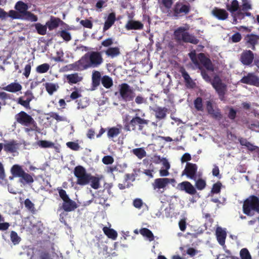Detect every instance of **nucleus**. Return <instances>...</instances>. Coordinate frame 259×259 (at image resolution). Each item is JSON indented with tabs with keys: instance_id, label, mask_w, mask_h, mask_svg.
<instances>
[{
	"instance_id": "1",
	"label": "nucleus",
	"mask_w": 259,
	"mask_h": 259,
	"mask_svg": "<svg viewBox=\"0 0 259 259\" xmlns=\"http://www.w3.org/2000/svg\"><path fill=\"white\" fill-rule=\"evenodd\" d=\"M103 62V59L100 52H92L85 54L77 62L80 69L90 67H97Z\"/></svg>"
},
{
	"instance_id": "2",
	"label": "nucleus",
	"mask_w": 259,
	"mask_h": 259,
	"mask_svg": "<svg viewBox=\"0 0 259 259\" xmlns=\"http://www.w3.org/2000/svg\"><path fill=\"white\" fill-rule=\"evenodd\" d=\"M149 121L141 117L138 114L129 121L124 124V128L126 131H142L144 125H147Z\"/></svg>"
},
{
	"instance_id": "3",
	"label": "nucleus",
	"mask_w": 259,
	"mask_h": 259,
	"mask_svg": "<svg viewBox=\"0 0 259 259\" xmlns=\"http://www.w3.org/2000/svg\"><path fill=\"white\" fill-rule=\"evenodd\" d=\"M189 56L196 68L201 69V64L209 71L213 70V66L209 59L205 57L203 54L200 53L197 56L195 51H192L189 53Z\"/></svg>"
},
{
	"instance_id": "4",
	"label": "nucleus",
	"mask_w": 259,
	"mask_h": 259,
	"mask_svg": "<svg viewBox=\"0 0 259 259\" xmlns=\"http://www.w3.org/2000/svg\"><path fill=\"white\" fill-rule=\"evenodd\" d=\"M189 28V27L188 25L179 27L175 31V37L180 41L190 42L193 44H197L198 40L193 35L190 34L187 32Z\"/></svg>"
},
{
	"instance_id": "5",
	"label": "nucleus",
	"mask_w": 259,
	"mask_h": 259,
	"mask_svg": "<svg viewBox=\"0 0 259 259\" xmlns=\"http://www.w3.org/2000/svg\"><path fill=\"white\" fill-rule=\"evenodd\" d=\"M243 208L248 215H252L254 211L259 212V199L254 196L250 197L244 201Z\"/></svg>"
},
{
	"instance_id": "6",
	"label": "nucleus",
	"mask_w": 259,
	"mask_h": 259,
	"mask_svg": "<svg viewBox=\"0 0 259 259\" xmlns=\"http://www.w3.org/2000/svg\"><path fill=\"white\" fill-rule=\"evenodd\" d=\"M16 119L19 123L25 126H32L31 130H36L38 128L34 119L24 111H21L15 116Z\"/></svg>"
},
{
	"instance_id": "7",
	"label": "nucleus",
	"mask_w": 259,
	"mask_h": 259,
	"mask_svg": "<svg viewBox=\"0 0 259 259\" xmlns=\"http://www.w3.org/2000/svg\"><path fill=\"white\" fill-rule=\"evenodd\" d=\"M74 174L77 178V183L80 185H85L90 181V175L86 172L85 169L81 166H76Z\"/></svg>"
},
{
	"instance_id": "8",
	"label": "nucleus",
	"mask_w": 259,
	"mask_h": 259,
	"mask_svg": "<svg viewBox=\"0 0 259 259\" xmlns=\"http://www.w3.org/2000/svg\"><path fill=\"white\" fill-rule=\"evenodd\" d=\"M119 93L122 99L125 101L133 100L135 96L133 88L126 83H122L120 85Z\"/></svg>"
},
{
	"instance_id": "9",
	"label": "nucleus",
	"mask_w": 259,
	"mask_h": 259,
	"mask_svg": "<svg viewBox=\"0 0 259 259\" xmlns=\"http://www.w3.org/2000/svg\"><path fill=\"white\" fill-rule=\"evenodd\" d=\"M197 166L192 163H187L185 169L182 173V176H186L190 179L196 180Z\"/></svg>"
},
{
	"instance_id": "10",
	"label": "nucleus",
	"mask_w": 259,
	"mask_h": 259,
	"mask_svg": "<svg viewBox=\"0 0 259 259\" xmlns=\"http://www.w3.org/2000/svg\"><path fill=\"white\" fill-rule=\"evenodd\" d=\"M168 180L166 178H157L152 183L153 189L157 193H162L166 189Z\"/></svg>"
},
{
	"instance_id": "11",
	"label": "nucleus",
	"mask_w": 259,
	"mask_h": 259,
	"mask_svg": "<svg viewBox=\"0 0 259 259\" xmlns=\"http://www.w3.org/2000/svg\"><path fill=\"white\" fill-rule=\"evenodd\" d=\"M211 84L219 94L221 99L223 100V97L226 91V85L221 82L220 78L218 77L214 78Z\"/></svg>"
},
{
	"instance_id": "12",
	"label": "nucleus",
	"mask_w": 259,
	"mask_h": 259,
	"mask_svg": "<svg viewBox=\"0 0 259 259\" xmlns=\"http://www.w3.org/2000/svg\"><path fill=\"white\" fill-rule=\"evenodd\" d=\"M243 83L251 85L259 86V77L253 73H249L240 80Z\"/></svg>"
},
{
	"instance_id": "13",
	"label": "nucleus",
	"mask_w": 259,
	"mask_h": 259,
	"mask_svg": "<svg viewBox=\"0 0 259 259\" xmlns=\"http://www.w3.org/2000/svg\"><path fill=\"white\" fill-rule=\"evenodd\" d=\"M253 59V53L250 50H245L241 53L240 60L243 65H249L252 62Z\"/></svg>"
},
{
	"instance_id": "14",
	"label": "nucleus",
	"mask_w": 259,
	"mask_h": 259,
	"mask_svg": "<svg viewBox=\"0 0 259 259\" xmlns=\"http://www.w3.org/2000/svg\"><path fill=\"white\" fill-rule=\"evenodd\" d=\"M178 188L181 191H184L186 193L191 195H193L196 192L194 187L188 181L183 182L179 184Z\"/></svg>"
},
{
	"instance_id": "15",
	"label": "nucleus",
	"mask_w": 259,
	"mask_h": 259,
	"mask_svg": "<svg viewBox=\"0 0 259 259\" xmlns=\"http://www.w3.org/2000/svg\"><path fill=\"white\" fill-rule=\"evenodd\" d=\"M215 235L217 240L219 244L224 246L225 243V240L227 236V233L225 229L218 227L217 228Z\"/></svg>"
},
{
	"instance_id": "16",
	"label": "nucleus",
	"mask_w": 259,
	"mask_h": 259,
	"mask_svg": "<svg viewBox=\"0 0 259 259\" xmlns=\"http://www.w3.org/2000/svg\"><path fill=\"white\" fill-rule=\"evenodd\" d=\"M206 109L208 113L212 117L217 119L221 118V114L219 109L216 107L214 108L210 101H207Z\"/></svg>"
},
{
	"instance_id": "17",
	"label": "nucleus",
	"mask_w": 259,
	"mask_h": 259,
	"mask_svg": "<svg viewBox=\"0 0 259 259\" xmlns=\"http://www.w3.org/2000/svg\"><path fill=\"white\" fill-rule=\"evenodd\" d=\"M153 111L155 112L156 118L160 120L165 118L167 112V109L165 107H157L155 108Z\"/></svg>"
},
{
	"instance_id": "18",
	"label": "nucleus",
	"mask_w": 259,
	"mask_h": 259,
	"mask_svg": "<svg viewBox=\"0 0 259 259\" xmlns=\"http://www.w3.org/2000/svg\"><path fill=\"white\" fill-rule=\"evenodd\" d=\"M175 13L177 14L182 13L187 14L189 11V6L181 2L176 4L175 8Z\"/></svg>"
},
{
	"instance_id": "19",
	"label": "nucleus",
	"mask_w": 259,
	"mask_h": 259,
	"mask_svg": "<svg viewBox=\"0 0 259 259\" xmlns=\"http://www.w3.org/2000/svg\"><path fill=\"white\" fill-rule=\"evenodd\" d=\"M22 89V85L17 82L11 83L5 87L3 88L4 90L11 93H16L20 91Z\"/></svg>"
},
{
	"instance_id": "20",
	"label": "nucleus",
	"mask_w": 259,
	"mask_h": 259,
	"mask_svg": "<svg viewBox=\"0 0 259 259\" xmlns=\"http://www.w3.org/2000/svg\"><path fill=\"white\" fill-rule=\"evenodd\" d=\"M62 207L66 211H71L77 208L76 202L70 198L63 201Z\"/></svg>"
},
{
	"instance_id": "21",
	"label": "nucleus",
	"mask_w": 259,
	"mask_h": 259,
	"mask_svg": "<svg viewBox=\"0 0 259 259\" xmlns=\"http://www.w3.org/2000/svg\"><path fill=\"white\" fill-rule=\"evenodd\" d=\"M115 14L114 13H111L108 15L104 23V31L107 30L113 25L115 21Z\"/></svg>"
},
{
	"instance_id": "22",
	"label": "nucleus",
	"mask_w": 259,
	"mask_h": 259,
	"mask_svg": "<svg viewBox=\"0 0 259 259\" xmlns=\"http://www.w3.org/2000/svg\"><path fill=\"white\" fill-rule=\"evenodd\" d=\"M125 27L127 30L142 29L143 25L139 21L130 20L126 24Z\"/></svg>"
},
{
	"instance_id": "23",
	"label": "nucleus",
	"mask_w": 259,
	"mask_h": 259,
	"mask_svg": "<svg viewBox=\"0 0 259 259\" xmlns=\"http://www.w3.org/2000/svg\"><path fill=\"white\" fill-rule=\"evenodd\" d=\"M65 76L68 82L70 84L77 83L82 79V77L78 73L68 74Z\"/></svg>"
},
{
	"instance_id": "24",
	"label": "nucleus",
	"mask_w": 259,
	"mask_h": 259,
	"mask_svg": "<svg viewBox=\"0 0 259 259\" xmlns=\"http://www.w3.org/2000/svg\"><path fill=\"white\" fill-rule=\"evenodd\" d=\"M8 17H11L13 19H18L20 18V15L13 10H11L9 14H8L4 11L3 9L0 8V19H4Z\"/></svg>"
},
{
	"instance_id": "25",
	"label": "nucleus",
	"mask_w": 259,
	"mask_h": 259,
	"mask_svg": "<svg viewBox=\"0 0 259 259\" xmlns=\"http://www.w3.org/2000/svg\"><path fill=\"white\" fill-rule=\"evenodd\" d=\"M61 22L60 19L51 17L50 20L46 22V25L50 30H52L57 28Z\"/></svg>"
},
{
	"instance_id": "26",
	"label": "nucleus",
	"mask_w": 259,
	"mask_h": 259,
	"mask_svg": "<svg viewBox=\"0 0 259 259\" xmlns=\"http://www.w3.org/2000/svg\"><path fill=\"white\" fill-rule=\"evenodd\" d=\"M19 148V145L15 141H11L4 145V150L9 152H16Z\"/></svg>"
},
{
	"instance_id": "27",
	"label": "nucleus",
	"mask_w": 259,
	"mask_h": 259,
	"mask_svg": "<svg viewBox=\"0 0 259 259\" xmlns=\"http://www.w3.org/2000/svg\"><path fill=\"white\" fill-rule=\"evenodd\" d=\"M245 40L246 42L252 46V49H254V46L257 44L259 40V36L257 35L251 34L246 36Z\"/></svg>"
},
{
	"instance_id": "28",
	"label": "nucleus",
	"mask_w": 259,
	"mask_h": 259,
	"mask_svg": "<svg viewBox=\"0 0 259 259\" xmlns=\"http://www.w3.org/2000/svg\"><path fill=\"white\" fill-rule=\"evenodd\" d=\"M121 131V126L117 125L116 127L109 128L107 132V136L109 138H113L117 137Z\"/></svg>"
},
{
	"instance_id": "29",
	"label": "nucleus",
	"mask_w": 259,
	"mask_h": 259,
	"mask_svg": "<svg viewBox=\"0 0 259 259\" xmlns=\"http://www.w3.org/2000/svg\"><path fill=\"white\" fill-rule=\"evenodd\" d=\"M239 3L237 0L232 1L230 4L227 5V10L230 11L233 17L235 15H237V12H236L239 9Z\"/></svg>"
},
{
	"instance_id": "30",
	"label": "nucleus",
	"mask_w": 259,
	"mask_h": 259,
	"mask_svg": "<svg viewBox=\"0 0 259 259\" xmlns=\"http://www.w3.org/2000/svg\"><path fill=\"white\" fill-rule=\"evenodd\" d=\"M24 171L22 166L18 164L14 165L11 169V172L14 177L20 178Z\"/></svg>"
},
{
	"instance_id": "31",
	"label": "nucleus",
	"mask_w": 259,
	"mask_h": 259,
	"mask_svg": "<svg viewBox=\"0 0 259 259\" xmlns=\"http://www.w3.org/2000/svg\"><path fill=\"white\" fill-rule=\"evenodd\" d=\"M182 74L183 77L185 80L186 85L187 86V87L189 88H194L195 85V83L192 79V78L190 77V76L187 73V72H186L185 70H183L182 71Z\"/></svg>"
},
{
	"instance_id": "32",
	"label": "nucleus",
	"mask_w": 259,
	"mask_h": 259,
	"mask_svg": "<svg viewBox=\"0 0 259 259\" xmlns=\"http://www.w3.org/2000/svg\"><path fill=\"white\" fill-rule=\"evenodd\" d=\"M212 15L220 20H225L228 17V14L225 10L221 9H214L212 11Z\"/></svg>"
},
{
	"instance_id": "33",
	"label": "nucleus",
	"mask_w": 259,
	"mask_h": 259,
	"mask_svg": "<svg viewBox=\"0 0 259 259\" xmlns=\"http://www.w3.org/2000/svg\"><path fill=\"white\" fill-rule=\"evenodd\" d=\"M105 53L107 56L113 58L120 54V50L118 47H111L105 51Z\"/></svg>"
},
{
	"instance_id": "34",
	"label": "nucleus",
	"mask_w": 259,
	"mask_h": 259,
	"mask_svg": "<svg viewBox=\"0 0 259 259\" xmlns=\"http://www.w3.org/2000/svg\"><path fill=\"white\" fill-rule=\"evenodd\" d=\"M103 231L108 238H111L112 240H115L116 239L117 237V233L114 230L107 227H104L103 228Z\"/></svg>"
},
{
	"instance_id": "35",
	"label": "nucleus",
	"mask_w": 259,
	"mask_h": 259,
	"mask_svg": "<svg viewBox=\"0 0 259 259\" xmlns=\"http://www.w3.org/2000/svg\"><path fill=\"white\" fill-rule=\"evenodd\" d=\"M20 178V182L23 184H30L33 182L32 177L25 171Z\"/></svg>"
},
{
	"instance_id": "36",
	"label": "nucleus",
	"mask_w": 259,
	"mask_h": 259,
	"mask_svg": "<svg viewBox=\"0 0 259 259\" xmlns=\"http://www.w3.org/2000/svg\"><path fill=\"white\" fill-rule=\"evenodd\" d=\"M140 233L143 236L146 237L149 241H152L154 240V235L150 230L147 228H142L140 230Z\"/></svg>"
},
{
	"instance_id": "37",
	"label": "nucleus",
	"mask_w": 259,
	"mask_h": 259,
	"mask_svg": "<svg viewBox=\"0 0 259 259\" xmlns=\"http://www.w3.org/2000/svg\"><path fill=\"white\" fill-rule=\"evenodd\" d=\"M132 153L139 159H142L146 156V152L143 148H135L132 150Z\"/></svg>"
},
{
	"instance_id": "38",
	"label": "nucleus",
	"mask_w": 259,
	"mask_h": 259,
	"mask_svg": "<svg viewBox=\"0 0 259 259\" xmlns=\"http://www.w3.org/2000/svg\"><path fill=\"white\" fill-rule=\"evenodd\" d=\"M35 28L37 32L40 35H45L47 33V25H42L39 23L35 24Z\"/></svg>"
},
{
	"instance_id": "39",
	"label": "nucleus",
	"mask_w": 259,
	"mask_h": 259,
	"mask_svg": "<svg viewBox=\"0 0 259 259\" xmlns=\"http://www.w3.org/2000/svg\"><path fill=\"white\" fill-rule=\"evenodd\" d=\"M15 8L21 13L24 14L26 12H27L28 7L27 5L23 2H18L15 6Z\"/></svg>"
},
{
	"instance_id": "40",
	"label": "nucleus",
	"mask_w": 259,
	"mask_h": 259,
	"mask_svg": "<svg viewBox=\"0 0 259 259\" xmlns=\"http://www.w3.org/2000/svg\"><path fill=\"white\" fill-rule=\"evenodd\" d=\"M101 82L103 85L107 89L113 85L112 79L108 76H104L101 79Z\"/></svg>"
},
{
	"instance_id": "41",
	"label": "nucleus",
	"mask_w": 259,
	"mask_h": 259,
	"mask_svg": "<svg viewBox=\"0 0 259 259\" xmlns=\"http://www.w3.org/2000/svg\"><path fill=\"white\" fill-rule=\"evenodd\" d=\"M37 145L38 146L44 148H51L54 146V144L53 142L46 140L38 141L37 142Z\"/></svg>"
},
{
	"instance_id": "42",
	"label": "nucleus",
	"mask_w": 259,
	"mask_h": 259,
	"mask_svg": "<svg viewBox=\"0 0 259 259\" xmlns=\"http://www.w3.org/2000/svg\"><path fill=\"white\" fill-rule=\"evenodd\" d=\"M90 181L91 187L95 189H97L100 187V179L98 177L90 176Z\"/></svg>"
},
{
	"instance_id": "43",
	"label": "nucleus",
	"mask_w": 259,
	"mask_h": 259,
	"mask_svg": "<svg viewBox=\"0 0 259 259\" xmlns=\"http://www.w3.org/2000/svg\"><path fill=\"white\" fill-rule=\"evenodd\" d=\"M101 75L99 71H94L92 74V81L94 86H97L100 83Z\"/></svg>"
},
{
	"instance_id": "44",
	"label": "nucleus",
	"mask_w": 259,
	"mask_h": 259,
	"mask_svg": "<svg viewBox=\"0 0 259 259\" xmlns=\"http://www.w3.org/2000/svg\"><path fill=\"white\" fill-rule=\"evenodd\" d=\"M50 68V65L47 63H44L38 66L36 70L38 73H44L47 72Z\"/></svg>"
},
{
	"instance_id": "45",
	"label": "nucleus",
	"mask_w": 259,
	"mask_h": 259,
	"mask_svg": "<svg viewBox=\"0 0 259 259\" xmlns=\"http://www.w3.org/2000/svg\"><path fill=\"white\" fill-rule=\"evenodd\" d=\"M46 90L50 95H52L53 93L57 91L58 86L54 83H48L46 84Z\"/></svg>"
},
{
	"instance_id": "46",
	"label": "nucleus",
	"mask_w": 259,
	"mask_h": 259,
	"mask_svg": "<svg viewBox=\"0 0 259 259\" xmlns=\"http://www.w3.org/2000/svg\"><path fill=\"white\" fill-rule=\"evenodd\" d=\"M250 15L251 14L250 13L246 12L245 13H243L239 11L237 12V15H235L234 16V22H235V23H237L238 22V20H240L243 19L245 16H250Z\"/></svg>"
},
{
	"instance_id": "47",
	"label": "nucleus",
	"mask_w": 259,
	"mask_h": 259,
	"mask_svg": "<svg viewBox=\"0 0 259 259\" xmlns=\"http://www.w3.org/2000/svg\"><path fill=\"white\" fill-rule=\"evenodd\" d=\"M60 36L65 41H68L71 39L70 33L67 30H63L58 33Z\"/></svg>"
},
{
	"instance_id": "48",
	"label": "nucleus",
	"mask_w": 259,
	"mask_h": 259,
	"mask_svg": "<svg viewBox=\"0 0 259 259\" xmlns=\"http://www.w3.org/2000/svg\"><path fill=\"white\" fill-rule=\"evenodd\" d=\"M11 240L14 245L17 244L20 241L21 238L18 236L16 232L12 231L10 235Z\"/></svg>"
},
{
	"instance_id": "49",
	"label": "nucleus",
	"mask_w": 259,
	"mask_h": 259,
	"mask_svg": "<svg viewBox=\"0 0 259 259\" xmlns=\"http://www.w3.org/2000/svg\"><path fill=\"white\" fill-rule=\"evenodd\" d=\"M195 108L198 111H202L203 110V105H202V100L201 98H197L194 101V102Z\"/></svg>"
},
{
	"instance_id": "50",
	"label": "nucleus",
	"mask_w": 259,
	"mask_h": 259,
	"mask_svg": "<svg viewBox=\"0 0 259 259\" xmlns=\"http://www.w3.org/2000/svg\"><path fill=\"white\" fill-rule=\"evenodd\" d=\"M195 186L198 190H203L206 186L205 181L201 179H199L196 181Z\"/></svg>"
},
{
	"instance_id": "51",
	"label": "nucleus",
	"mask_w": 259,
	"mask_h": 259,
	"mask_svg": "<svg viewBox=\"0 0 259 259\" xmlns=\"http://www.w3.org/2000/svg\"><path fill=\"white\" fill-rule=\"evenodd\" d=\"M24 17L25 19L31 22H36L37 20V17L29 12H27L24 14Z\"/></svg>"
},
{
	"instance_id": "52",
	"label": "nucleus",
	"mask_w": 259,
	"mask_h": 259,
	"mask_svg": "<svg viewBox=\"0 0 259 259\" xmlns=\"http://www.w3.org/2000/svg\"><path fill=\"white\" fill-rule=\"evenodd\" d=\"M240 254L242 259H251V255L246 248L242 249Z\"/></svg>"
},
{
	"instance_id": "53",
	"label": "nucleus",
	"mask_w": 259,
	"mask_h": 259,
	"mask_svg": "<svg viewBox=\"0 0 259 259\" xmlns=\"http://www.w3.org/2000/svg\"><path fill=\"white\" fill-rule=\"evenodd\" d=\"M68 147L75 151H78L80 149V146L78 143L73 142H69L66 143Z\"/></svg>"
},
{
	"instance_id": "54",
	"label": "nucleus",
	"mask_w": 259,
	"mask_h": 259,
	"mask_svg": "<svg viewBox=\"0 0 259 259\" xmlns=\"http://www.w3.org/2000/svg\"><path fill=\"white\" fill-rule=\"evenodd\" d=\"M102 161L105 164H111L114 162V158L111 156H105L103 157Z\"/></svg>"
},
{
	"instance_id": "55",
	"label": "nucleus",
	"mask_w": 259,
	"mask_h": 259,
	"mask_svg": "<svg viewBox=\"0 0 259 259\" xmlns=\"http://www.w3.org/2000/svg\"><path fill=\"white\" fill-rule=\"evenodd\" d=\"M251 9V5L249 0H242V10L247 11Z\"/></svg>"
},
{
	"instance_id": "56",
	"label": "nucleus",
	"mask_w": 259,
	"mask_h": 259,
	"mask_svg": "<svg viewBox=\"0 0 259 259\" xmlns=\"http://www.w3.org/2000/svg\"><path fill=\"white\" fill-rule=\"evenodd\" d=\"M51 117L55 119L58 121H66L67 119L65 117L60 116L56 113H51Z\"/></svg>"
},
{
	"instance_id": "57",
	"label": "nucleus",
	"mask_w": 259,
	"mask_h": 259,
	"mask_svg": "<svg viewBox=\"0 0 259 259\" xmlns=\"http://www.w3.org/2000/svg\"><path fill=\"white\" fill-rule=\"evenodd\" d=\"M221 186L222 184L220 183L214 184L212 188L211 192L213 193H219L220 191Z\"/></svg>"
},
{
	"instance_id": "58",
	"label": "nucleus",
	"mask_w": 259,
	"mask_h": 259,
	"mask_svg": "<svg viewBox=\"0 0 259 259\" xmlns=\"http://www.w3.org/2000/svg\"><path fill=\"white\" fill-rule=\"evenodd\" d=\"M59 194L60 197L63 200V201L69 199V197H68V195L66 194V191L63 189H60L59 190Z\"/></svg>"
},
{
	"instance_id": "59",
	"label": "nucleus",
	"mask_w": 259,
	"mask_h": 259,
	"mask_svg": "<svg viewBox=\"0 0 259 259\" xmlns=\"http://www.w3.org/2000/svg\"><path fill=\"white\" fill-rule=\"evenodd\" d=\"M241 35L238 32L234 34L231 37V39L233 42H238L241 40Z\"/></svg>"
},
{
	"instance_id": "60",
	"label": "nucleus",
	"mask_w": 259,
	"mask_h": 259,
	"mask_svg": "<svg viewBox=\"0 0 259 259\" xmlns=\"http://www.w3.org/2000/svg\"><path fill=\"white\" fill-rule=\"evenodd\" d=\"M80 23L84 27L88 28H91L93 26L91 21L88 19L81 20Z\"/></svg>"
},
{
	"instance_id": "61",
	"label": "nucleus",
	"mask_w": 259,
	"mask_h": 259,
	"mask_svg": "<svg viewBox=\"0 0 259 259\" xmlns=\"http://www.w3.org/2000/svg\"><path fill=\"white\" fill-rule=\"evenodd\" d=\"M31 68V65L30 64H27L25 67L23 74L26 78L28 77L30 75Z\"/></svg>"
},
{
	"instance_id": "62",
	"label": "nucleus",
	"mask_w": 259,
	"mask_h": 259,
	"mask_svg": "<svg viewBox=\"0 0 259 259\" xmlns=\"http://www.w3.org/2000/svg\"><path fill=\"white\" fill-rule=\"evenodd\" d=\"M133 204L137 208H140L143 204L142 200L140 199H136L134 200Z\"/></svg>"
},
{
	"instance_id": "63",
	"label": "nucleus",
	"mask_w": 259,
	"mask_h": 259,
	"mask_svg": "<svg viewBox=\"0 0 259 259\" xmlns=\"http://www.w3.org/2000/svg\"><path fill=\"white\" fill-rule=\"evenodd\" d=\"M113 44V40L111 38H108L102 42V45L104 47H108Z\"/></svg>"
},
{
	"instance_id": "64",
	"label": "nucleus",
	"mask_w": 259,
	"mask_h": 259,
	"mask_svg": "<svg viewBox=\"0 0 259 259\" xmlns=\"http://www.w3.org/2000/svg\"><path fill=\"white\" fill-rule=\"evenodd\" d=\"M191 159V155L189 153H186L181 157V160L182 163H184V162H185L190 160Z\"/></svg>"
}]
</instances>
